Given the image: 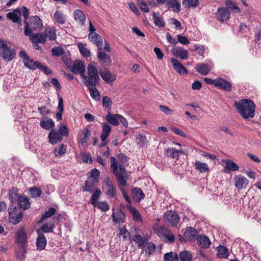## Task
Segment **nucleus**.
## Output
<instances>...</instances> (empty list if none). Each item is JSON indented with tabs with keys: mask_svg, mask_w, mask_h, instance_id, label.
I'll list each match as a JSON object with an SVG mask.
<instances>
[{
	"mask_svg": "<svg viewBox=\"0 0 261 261\" xmlns=\"http://www.w3.org/2000/svg\"><path fill=\"white\" fill-rule=\"evenodd\" d=\"M118 158L121 162V164L119 165V169L118 168L116 158L114 156H111L110 159L111 163V169L116 176L119 186L121 188L124 187L126 186L127 184V174L123 164L127 162V156L124 153H120L118 155Z\"/></svg>",
	"mask_w": 261,
	"mask_h": 261,
	"instance_id": "nucleus-1",
	"label": "nucleus"
},
{
	"mask_svg": "<svg viewBox=\"0 0 261 261\" xmlns=\"http://www.w3.org/2000/svg\"><path fill=\"white\" fill-rule=\"evenodd\" d=\"M238 112L245 119L253 118L255 115L256 106L254 102L248 99H243L234 104Z\"/></svg>",
	"mask_w": 261,
	"mask_h": 261,
	"instance_id": "nucleus-2",
	"label": "nucleus"
},
{
	"mask_svg": "<svg viewBox=\"0 0 261 261\" xmlns=\"http://www.w3.org/2000/svg\"><path fill=\"white\" fill-rule=\"evenodd\" d=\"M24 33L27 36H31L33 30L40 31L43 28L42 20L37 16H33L30 18V22H25Z\"/></svg>",
	"mask_w": 261,
	"mask_h": 261,
	"instance_id": "nucleus-3",
	"label": "nucleus"
},
{
	"mask_svg": "<svg viewBox=\"0 0 261 261\" xmlns=\"http://www.w3.org/2000/svg\"><path fill=\"white\" fill-rule=\"evenodd\" d=\"M155 232L165 243L173 244L175 242V235L166 227H159L155 230Z\"/></svg>",
	"mask_w": 261,
	"mask_h": 261,
	"instance_id": "nucleus-4",
	"label": "nucleus"
},
{
	"mask_svg": "<svg viewBox=\"0 0 261 261\" xmlns=\"http://www.w3.org/2000/svg\"><path fill=\"white\" fill-rule=\"evenodd\" d=\"M23 217V212L16 206L9 208V221L11 224L16 225L20 223Z\"/></svg>",
	"mask_w": 261,
	"mask_h": 261,
	"instance_id": "nucleus-5",
	"label": "nucleus"
},
{
	"mask_svg": "<svg viewBox=\"0 0 261 261\" xmlns=\"http://www.w3.org/2000/svg\"><path fill=\"white\" fill-rule=\"evenodd\" d=\"M103 182L106 185L105 195L110 199L115 198L117 196V189L108 176L105 178Z\"/></svg>",
	"mask_w": 261,
	"mask_h": 261,
	"instance_id": "nucleus-6",
	"label": "nucleus"
},
{
	"mask_svg": "<svg viewBox=\"0 0 261 261\" xmlns=\"http://www.w3.org/2000/svg\"><path fill=\"white\" fill-rule=\"evenodd\" d=\"M19 56L20 58L23 59L25 66L32 70L37 69L40 63L31 59L24 50H22L19 52Z\"/></svg>",
	"mask_w": 261,
	"mask_h": 261,
	"instance_id": "nucleus-7",
	"label": "nucleus"
},
{
	"mask_svg": "<svg viewBox=\"0 0 261 261\" xmlns=\"http://www.w3.org/2000/svg\"><path fill=\"white\" fill-rule=\"evenodd\" d=\"M111 129L112 127L108 123L103 122L102 124V132L100 136L101 141L98 144L99 148L105 146L108 143L107 139L110 136Z\"/></svg>",
	"mask_w": 261,
	"mask_h": 261,
	"instance_id": "nucleus-8",
	"label": "nucleus"
},
{
	"mask_svg": "<svg viewBox=\"0 0 261 261\" xmlns=\"http://www.w3.org/2000/svg\"><path fill=\"white\" fill-rule=\"evenodd\" d=\"M88 78L85 82H98L99 80V74L97 68L94 63H89L87 66Z\"/></svg>",
	"mask_w": 261,
	"mask_h": 261,
	"instance_id": "nucleus-9",
	"label": "nucleus"
},
{
	"mask_svg": "<svg viewBox=\"0 0 261 261\" xmlns=\"http://www.w3.org/2000/svg\"><path fill=\"white\" fill-rule=\"evenodd\" d=\"M27 234L23 227L19 228L15 233V241L20 247H25L27 242Z\"/></svg>",
	"mask_w": 261,
	"mask_h": 261,
	"instance_id": "nucleus-10",
	"label": "nucleus"
},
{
	"mask_svg": "<svg viewBox=\"0 0 261 261\" xmlns=\"http://www.w3.org/2000/svg\"><path fill=\"white\" fill-rule=\"evenodd\" d=\"M164 219L166 220L169 225L172 227H176L179 223V217L175 212L168 211L165 214Z\"/></svg>",
	"mask_w": 261,
	"mask_h": 261,
	"instance_id": "nucleus-11",
	"label": "nucleus"
},
{
	"mask_svg": "<svg viewBox=\"0 0 261 261\" xmlns=\"http://www.w3.org/2000/svg\"><path fill=\"white\" fill-rule=\"evenodd\" d=\"M71 70L74 73L80 74L84 80L87 79V76L85 75V66L82 61L80 60L75 61L73 63Z\"/></svg>",
	"mask_w": 261,
	"mask_h": 261,
	"instance_id": "nucleus-12",
	"label": "nucleus"
},
{
	"mask_svg": "<svg viewBox=\"0 0 261 261\" xmlns=\"http://www.w3.org/2000/svg\"><path fill=\"white\" fill-rule=\"evenodd\" d=\"M15 56V52L13 48L8 47L7 42L5 41L4 47H1V57L7 61H11Z\"/></svg>",
	"mask_w": 261,
	"mask_h": 261,
	"instance_id": "nucleus-13",
	"label": "nucleus"
},
{
	"mask_svg": "<svg viewBox=\"0 0 261 261\" xmlns=\"http://www.w3.org/2000/svg\"><path fill=\"white\" fill-rule=\"evenodd\" d=\"M101 49H101L98 50L97 53V59L101 65L109 67L112 64L110 56L104 51H102Z\"/></svg>",
	"mask_w": 261,
	"mask_h": 261,
	"instance_id": "nucleus-14",
	"label": "nucleus"
},
{
	"mask_svg": "<svg viewBox=\"0 0 261 261\" xmlns=\"http://www.w3.org/2000/svg\"><path fill=\"white\" fill-rule=\"evenodd\" d=\"M86 87L88 88L91 97L96 101L100 99V95L96 86L99 85V83H85Z\"/></svg>",
	"mask_w": 261,
	"mask_h": 261,
	"instance_id": "nucleus-15",
	"label": "nucleus"
},
{
	"mask_svg": "<svg viewBox=\"0 0 261 261\" xmlns=\"http://www.w3.org/2000/svg\"><path fill=\"white\" fill-rule=\"evenodd\" d=\"M234 186L238 190H241L246 188L248 184V180L242 175H236L233 178Z\"/></svg>",
	"mask_w": 261,
	"mask_h": 261,
	"instance_id": "nucleus-16",
	"label": "nucleus"
},
{
	"mask_svg": "<svg viewBox=\"0 0 261 261\" xmlns=\"http://www.w3.org/2000/svg\"><path fill=\"white\" fill-rule=\"evenodd\" d=\"M171 51L175 57L181 60H186L188 58V51L182 47L176 46L172 48Z\"/></svg>",
	"mask_w": 261,
	"mask_h": 261,
	"instance_id": "nucleus-17",
	"label": "nucleus"
},
{
	"mask_svg": "<svg viewBox=\"0 0 261 261\" xmlns=\"http://www.w3.org/2000/svg\"><path fill=\"white\" fill-rule=\"evenodd\" d=\"M49 142L51 144H56L60 142L63 138L59 130L55 129H51L48 134Z\"/></svg>",
	"mask_w": 261,
	"mask_h": 261,
	"instance_id": "nucleus-18",
	"label": "nucleus"
},
{
	"mask_svg": "<svg viewBox=\"0 0 261 261\" xmlns=\"http://www.w3.org/2000/svg\"><path fill=\"white\" fill-rule=\"evenodd\" d=\"M36 232L38 236L36 240L37 248L40 250H43L45 249L47 244L46 237L40 231H37Z\"/></svg>",
	"mask_w": 261,
	"mask_h": 261,
	"instance_id": "nucleus-19",
	"label": "nucleus"
},
{
	"mask_svg": "<svg viewBox=\"0 0 261 261\" xmlns=\"http://www.w3.org/2000/svg\"><path fill=\"white\" fill-rule=\"evenodd\" d=\"M88 38L91 42L97 46L98 50L101 49L102 45V39L99 34L95 32L90 33L88 35Z\"/></svg>",
	"mask_w": 261,
	"mask_h": 261,
	"instance_id": "nucleus-20",
	"label": "nucleus"
},
{
	"mask_svg": "<svg viewBox=\"0 0 261 261\" xmlns=\"http://www.w3.org/2000/svg\"><path fill=\"white\" fill-rule=\"evenodd\" d=\"M191 50L195 53V56L198 59L202 60L205 57V47L202 45L195 44L192 46Z\"/></svg>",
	"mask_w": 261,
	"mask_h": 261,
	"instance_id": "nucleus-21",
	"label": "nucleus"
},
{
	"mask_svg": "<svg viewBox=\"0 0 261 261\" xmlns=\"http://www.w3.org/2000/svg\"><path fill=\"white\" fill-rule=\"evenodd\" d=\"M91 135L90 130L88 128L86 127L79 133L77 138L81 144L84 145L88 141Z\"/></svg>",
	"mask_w": 261,
	"mask_h": 261,
	"instance_id": "nucleus-22",
	"label": "nucleus"
},
{
	"mask_svg": "<svg viewBox=\"0 0 261 261\" xmlns=\"http://www.w3.org/2000/svg\"><path fill=\"white\" fill-rule=\"evenodd\" d=\"M184 236L188 241H194L196 240L198 231L195 228L187 227L184 233Z\"/></svg>",
	"mask_w": 261,
	"mask_h": 261,
	"instance_id": "nucleus-23",
	"label": "nucleus"
},
{
	"mask_svg": "<svg viewBox=\"0 0 261 261\" xmlns=\"http://www.w3.org/2000/svg\"><path fill=\"white\" fill-rule=\"evenodd\" d=\"M99 74L105 82H114L116 80V75L108 69L99 71Z\"/></svg>",
	"mask_w": 261,
	"mask_h": 261,
	"instance_id": "nucleus-24",
	"label": "nucleus"
},
{
	"mask_svg": "<svg viewBox=\"0 0 261 261\" xmlns=\"http://www.w3.org/2000/svg\"><path fill=\"white\" fill-rule=\"evenodd\" d=\"M73 17L74 20L80 23L81 25H85L86 18L83 11L80 9L75 10L73 12Z\"/></svg>",
	"mask_w": 261,
	"mask_h": 261,
	"instance_id": "nucleus-25",
	"label": "nucleus"
},
{
	"mask_svg": "<svg viewBox=\"0 0 261 261\" xmlns=\"http://www.w3.org/2000/svg\"><path fill=\"white\" fill-rule=\"evenodd\" d=\"M216 14L220 21L227 23L228 19V12L226 8L223 7L218 8Z\"/></svg>",
	"mask_w": 261,
	"mask_h": 261,
	"instance_id": "nucleus-26",
	"label": "nucleus"
},
{
	"mask_svg": "<svg viewBox=\"0 0 261 261\" xmlns=\"http://www.w3.org/2000/svg\"><path fill=\"white\" fill-rule=\"evenodd\" d=\"M197 241L198 244L202 248H208L211 244L208 237L205 235H199L198 237Z\"/></svg>",
	"mask_w": 261,
	"mask_h": 261,
	"instance_id": "nucleus-27",
	"label": "nucleus"
},
{
	"mask_svg": "<svg viewBox=\"0 0 261 261\" xmlns=\"http://www.w3.org/2000/svg\"><path fill=\"white\" fill-rule=\"evenodd\" d=\"M98 182L94 181L93 180L90 179V178H87L85 181V186L83 187V191L89 193H92L95 190V187Z\"/></svg>",
	"mask_w": 261,
	"mask_h": 261,
	"instance_id": "nucleus-28",
	"label": "nucleus"
},
{
	"mask_svg": "<svg viewBox=\"0 0 261 261\" xmlns=\"http://www.w3.org/2000/svg\"><path fill=\"white\" fill-rule=\"evenodd\" d=\"M132 195L137 202L139 203L145 197V194L141 188L135 187L132 189Z\"/></svg>",
	"mask_w": 261,
	"mask_h": 261,
	"instance_id": "nucleus-29",
	"label": "nucleus"
},
{
	"mask_svg": "<svg viewBox=\"0 0 261 261\" xmlns=\"http://www.w3.org/2000/svg\"><path fill=\"white\" fill-rule=\"evenodd\" d=\"M17 202L19 207L24 210H26L30 207L31 204L29 202V199L24 195L19 196Z\"/></svg>",
	"mask_w": 261,
	"mask_h": 261,
	"instance_id": "nucleus-30",
	"label": "nucleus"
},
{
	"mask_svg": "<svg viewBox=\"0 0 261 261\" xmlns=\"http://www.w3.org/2000/svg\"><path fill=\"white\" fill-rule=\"evenodd\" d=\"M21 12L19 9H16L12 12H9L7 14V17L9 19L12 20L14 22L21 23Z\"/></svg>",
	"mask_w": 261,
	"mask_h": 261,
	"instance_id": "nucleus-31",
	"label": "nucleus"
},
{
	"mask_svg": "<svg viewBox=\"0 0 261 261\" xmlns=\"http://www.w3.org/2000/svg\"><path fill=\"white\" fill-rule=\"evenodd\" d=\"M167 6L169 9H171L175 13H178L180 11V3L178 0H168Z\"/></svg>",
	"mask_w": 261,
	"mask_h": 261,
	"instance_id": "nucleus-32",
	"label": "nucleus"
},
{
	"mask_svg": "<svg viewBox=\"0 0 261 261\" xmlns=\"http://www.w3.org/2000/svg\"><path fill=\"white\" fill-rule=\"evenodd\" d=\"M33 44L44 43L46 42L45 36L42 33H37L29 36Z\"/></svg>",
	"mask_w": 261,
	"mask_h": 261,
	"instance_id": "nucleus-33",
	"label": "nucleus"
},
{
	"mask_svg": "<svg viewBox=\"0 0 261 261\" xmlns=\"http://www.w3.org/2000/svg\"><path fill=\"white\" fill-rule=\"evenodd\" d=\"M171 61L174 69L179 74L187 73L186 69L177 60L174 58H172Z\"/></svg>",
	"mask_w": 261,
	"mask_h": 261,
	"instance_id": "nucleus-34",
	"label": "nucleus"
},
{
	"mask_svg": "<svg viewBox=\"0 0 261 261\" xmlns=\"http://www.w3.org/2000/svg\"><path fill=\"white\" fill-rule=\"evenodd\" d=\"M112 217L114 222L123 223L125 221V215L121 210H119L116 213L113 212L112 215Z\"/></svg>",
	"mask_w": 261,
	"mask_h": 261,
	"instance_id": "nucleus-35",
	"label": "nucleus"
},
{
	"mask_svg": "<svg viewBox=\"0 0 261 261\" xmlns=\"http://www.w3.org/2000/svg\"><path fill=\"white\" fill-rule=\"evenodd\" d=\"M9 199L11 203L17 201L18 198V189L15 187L11 188L8 192Z\"/></svg>",
	"mask_w": 261,
	"mask_h": 261,
	"instance_id": "nucleus-36",
	"label": "nucleus"
},
{
	"mask_svg": "<svg viewBox=\"0 0 261 261\" xmlns=\"http://www.w3.org/2000/svg\"><path fill=\"white\" fill-rule=\"evenodd\" d=\"M40 125L42 128L46 130H49L50 129H54L55 127V123L50 118H48L47 119H45L42 120L40 121Z\"/></svg>",
	"mask_w": 261,
	"mask_h": 261,
	"instance_id": "nucleus-37",
	"label": "nucleus"
},
{
	"mask_svg": "<svg viewBox=\"0 0 261 261\" xmlns=\"http://www.w3.org/2000/svg\"><path fill=\"white\" fill-rule=\"evenodd\" d=\"M118 116H119V114L114 115L109 113L106 116L105 119L112 125L117 126L119 125Z\"/></svg>",
	"mask_w": 261,
	"mask_h": 261,
	"instance_id": "nucleus-38",
	"label": "nucleus"
},
{
	"mask_svg": "<svg viewBox=\"0 0 261 261\" xmlns=\"http://www.w3.org/2000/svg\"><path fill=\"white\" fill-rule=\"evenodd\" d=\"M153 20L154 24L159 28H164L165 26V23L162 16L160 14L155 12L153 14Z\"/></svg>",
	"mask_w": 261,
	"mask_h": 261,
	"instance_id": "nucleus-39",
	"label": "nucleus"
},
{
	"mask_svg": "<svg viewBox=\"0 0 261 261\" xmlns=\"http://www.w3.org/2000/svg\"><path fill=\"white\" fill-rule=\"evenodd\" d=\"M218 257L221 258H226L228 256V249L222 245H219L217 247Z\"/></svg>",
	"mask_w": 261,
	"mask_h": 261,
	"instance_id": "nucleus-40",
	"label": "nucleus"
},
{
	"mask_svg": "<svg viewBox=\"0 0 261 261\" xmlns=\"http://www.w3.org/2000/svg\"><path fill=\"white\" fill-rule=\"evenodd\" d=\"M45 36V39L48 38L50 40H55L57 37L56 30L54 28H49L46 29L43 33Z\"/></svg>",
	"mask_w": 261,
	"mask_h": 261,
	"instance_id": "nucleus-41",
	"label": "nucleus"
},
{
	"mask_svg": "<svg viewBox=\"0 0 261 261\" xmlns=\"http://www.w3.org/2000/svg\"><path fill=\"white\" fill-rule=\"evenodd\" d=\"M54 19L59 24H63L66 21L65 16L60 11L57 10L53 17Z\"/></svg>",
	"mask_w": 261,
	"mask_h": 261,
	"instance_id": "nucleus-42",
	"label": "nucleus"
},
{
	"mask_svg": "<svg viewBox=\"0 0 261 261\" xmlns=\"http://www.w3.org/2000/svg\"><path fill=\"white\" fill-rule=\"evenodd\" d=\"M54 228L55 225L53 223H50L49 224L47 223H44L39 229L36 230V231H40L42 233L52 232H53Z\"/></svg>",
	"mask_w": 261,
	"mask_h": 261,
	"instance_id": "nucleus-43",
	"label": "nucleus"
},
{
	"mask_svg": "<svg viewBox=\"0 0 261 261\" xmlns=\"http://www.w3.org/2000/svg\"><path fill=\"white\" fill-rule=\"evenodd\" d=\"M196 70L202 75H206L210 71V67L205 64H198L195 67Z\"/></svg>",
	"mask_w": 261,
	"mask_h": 261,
	"instance_id": "nucleus-44",
	"label": "nucleus"
},
{
	"mask_svg": "<svg viewBox=\"0 0 261 261\" xmlns=\"http://www.w3.org/2000/svg\"><path fill=\"white\" fill-rule=\"evenodd\" d=\"M195 168L197 170L202 173L206 172L209 171L208 165L206 163L199 161H196L195 163Z\"/></svg>",
	"mask_w": 261,
	"mask_h": 261,
	"instance_id": "nucleus-45",
	"label": "nucleus"
},
{
	"mask_svg": "<svg viewBox=\"0 0 261 261\" xmlns=\"http://www.w3.org/2000/svg\"><path fill=\"white\" fill-rule=\"evenodd\" d=\"M81 54L85 58L89 57L91 56L90 50L86 47V44L80 43L77 45Z\"/></svg>",
	"mask_w": 261,
	"mask_h": 261,
	"instance_id": "nucleus-46",
	"label": "nucleus"
},
{
	"mask_svg": "<svg viewBox=\"0 0 261 261\" xmlns=\"http://www.w3.org/2000/svg\"><path fill=\"white\" fill-rule=\"evenodd\" d=\"M182 5L187 8H196L199 4V0H183Z\"/></svg>",
	"mask_w": 261,
	"mask_h": 261,
	"instance_id": "nucleus-47",
	"label": "nucleus"
},
{
	"mask_svg": "<svg viewBox=\"0 0 261 261\" xmlns=\"http://www.w3.org/2000/svg\"><path fill=\"white\" fill-rule=\"evenodd\" d=\"M92 193L93 194L91 197V203L92 205H95L102 193L101 190L98 188L94 190Z\"/></svg>",
	"mask_w": 261,
	"mask_h": 261,
	"instance_id": "nucleus-48",
	"label": "nucleus"
},
{
	"mask_svg": "<svg viewBox=\"0 0 261 261\" xmlns=\"http://www.w3.org/2000/svg\"><path fill=\"white\" fill-rule=\"evenodd\" d=\"M99 175V171L96 168H94L88 173V178H90V179L93 180L94 181L98 182Z\"/></svg>",
	"mask_w": 261,
	"mask_h": 261,
	"instance_id": "nucleus-49",
	"label": "nucleus"
},
{
	"mask_svg": "<svg viewBox=\"0 0 261 261\" xmlns=\"http://www.w3.org/2000/svg\"><path fill=\"white\" fill-rule=\"evenodd\" d=\"M67 150V146L63 144H60L54 149L56 156H61L65 154Z\"/></svg>",
	"mask_w": 261,
	"mask_h": 261,
	"instance_id": "nucleus-50",
	"label": "nucleus"
},
{
	"mask_svg": "<svg viewBox=\"0 0 261 261\" xmlns=\"http://www.w3.org/2000/svg\"><path fill=\"white\" fill-rule=\"evenodd\" d=\"M155 247V245L153 242H145L142 248H144L145 252H148V254L150 255L154 252Z\"/></svg>",
	"mask_w": 261,
	"mask_h": 261,
	"instance_id": "nucleus-51",
	"label": "nucleus"
},
{
	"mask_svg": "<svg viewBox=\"0 0 261 261\" xmlns=\"http://www.w3.org/2000/svg\"><path fill=\"white\" fill-rule=\"evenodd\" d=\"M30 194L32 198H36L39 197L42 194V190L40 188L33 187L29 189Z\"/></svg>",
	"mask_w": 261,
	"mask_h": 261,
	"instance_id": "nucleus-52",
	"label": "nucleus"
},
{
	"mask_svg": "<svg viewBox=\"0 0 261 261\" xmlns=\"http://www.w3.org/2000/svg\"><path fill=\"white\" fill-rule=\"evenodd\" d=\"M94 207H97L102 212H106L110 210V205L106 201H98L96 203Z\"/></svg>",
	"mask_w": 261,
	"mask_h": 261,
	"instance_id": "nucleus-53",
	"label": "nucleus"
},
{
	"mask_svg": "<svg viewBox=\"0 0 261 261\" xmlns=\"http://www.w3.org/2000/svg\"><path fill=\"white\" fill-rule=\"evenodd\" d=\"M177 152L178 150L174 148H168L165 150V154L166 156L172 159L176 158L177 159H178Z\"/></svg>",
	"mask_w": 261,
	"mask_h": 261,
	"instance_id": "nucleus-54",
	"label": "nucleus"
},
{
	"mask_svg": "<svg viewBox=\"0 0 261 261\" xmlns=\"http://www.w3.org/2000/svg\"><path fill=\"white\" fill-rule=\"evenodd\" d=\"M164 261H178V256L176 253L170 252L164 255Z\"/></svg>",
	"mask_w": 261,
	"mask_h": 261,
	"instance_id": "nucleus-55",
	"label": "nucleus"
},
{
	"mask_svg": "<svg viewBox=\"0 0 261 261\" xmlns=\"http://www.w3.org/2000/svg\"><path fill=\"white\" fill-rule=\"evenodd\" d=\"M133 240L136 242L137 244L138 247L140 248H142L144 245L145 242L146 240L144 239L142 237L140 234H135L133 237Z\"/></svg>",
	"mask_w": 261,
	"mask_h": 261,
	"instance_id": "nucleus-56",
	"label": "nucleus"
},
{
	"mask_svg": "<svg viewBox=\"0 0 261 261\" xmlns=\"http://www.w3.org/2000/svg\"><path fill=\"white\" fill-rule=\"evenodd\" d=\"M56 213V209L53 207L49 208L48 210L43 214L39 220V222H43L46 218H49L53 216Z\"/></svg>",
	"mask_w": 261,
	"mask_h": 261,
	"instance_id": "nucleus-57",
	"label": "nucleus"
},
{
	"mask_svg": "<svg viewBox=\"0 0 261 261\" xmlns=\"http://www.w3.org/2000/svg\"><path fill=\"white\" fill-rule=\"evenodd\" d=\"M129 211L133 216V219L135 221H141L142 220V217L140 214L139 211L134 207H130L129 208Z\"/></svg>",
	"mask_w": 261,
	"mask_h": 261,
	"instance_id": "nucleus-58",
	"label": "nucleus"
},
{
	"mask_svg": "<svg viewBox=\"0 0 261 261\" xmlns=\"http://www.w3.org/2000/svg\"><path fill=\"white\" fill-rule=\"evenodd\" d=\"M58 130H59V133H61L62 137H67L69 135V129L66 124L64 123L60 124Z\"/></svg>",
	"mask_w": 261,
	"mask_h": 261,
	"instance_id": "nucleus-59",
	"label": "nucleus"
},
{
	"mask_svg": "<svg viewBox=\"0 0 261 261\" xmlns=\"http://www.w3.org/2000/svg\"><path fill=\"white\" fill-rule=\"evenodd\" d=\"M180 261H191L192 255L188 251H181L179 254Z\"/></svg>",
	"mask_w": 261,
	"mask_h": 261,
	"instance_id": "nucleus-60",
	"label": "nucleus"
},
{
	"mask_svg": "<svg viewBox=\"0 0 261 261\" xmlns=\"http://www.w3.org/2000/svg\"><path fill=\"white\" fill-rule=\"evenodd\" d=\"M25 247H20V249L16 252V257L20 260H22L25 258Z\"/></svg>",
	"mask_w": 261,
	"mask_h": 261,
	"instance_id": "nucleus-61",
	"label": "nucleus"
},
{
	"mask_svg": "<svg viewBox=\"0 0 261 261\" xmlns=\"http://www.w3.org/2000/svg\"><path fill=\"white\" fill-rule=\"evenodd\" d=\"M136 139L137 140V144L141 146L145 145L148 143L146 136L143 134L138 135L136 137Z\"/></svg>",
	"mask_w": 261,
	"mask_h": 261,
	"instance_id": "nucleus-62",
	"label": "nucleus"
},
{
	"mask_svg": "<svg viewBox=\"0 0 261 261\" xmlns=\"http://www.w3.org/2000/svg\"><path fill=\"white\" fill-rule=\"evenodd\" d=\"M112 104V101L109 97L105 96L102 97V105L104 109L111 108Z\"/></svg>",
	"mask_w": 261,
	"mask_h": 261,
	"instance_id": "nucleus-63",
	"label": "nucleus"
},
{
	"mask_svg": "<svg viewBox=\"0 0 261 261\" xmlns=\"http://www.w3.org/2000/svg\"><path fill=\"white\" fill-rule=\"evenodd\" d=\"M52 55L55 57H60L64 54L63 49L60 47H54L51 48Z\"/></svg>",
	"mask_w": 261,
	"mask_h": 261,
	"instance_id": "nucleus-64",
	"label": "nucleus"
}]
</instances>
